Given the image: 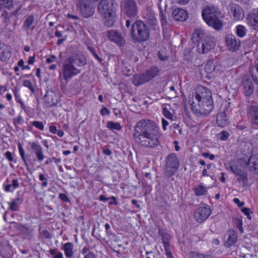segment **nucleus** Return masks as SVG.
<instances>
[{"label":"nucleus","mask_w":258,"mask_h":258,"mask_svg":"<svg viewBox=\"0 0 258 258\" xmlns=\"http://www.w3.org/2000/svg\"><path fill=\"white\" fill-rule=\"evenodd\" d=\"M73 244L71 242H67L63 245V250L66 256L68 258H71L73 256L74 252L73 251Z\"/></svg>","instance_id":"nucleus-33"},{"label":"nucleus","mask_w":258,"mask_h":258,"mask_svg":"<svg viewBox=\"0 0 258 258\" xmlns=\"http://www.w3.org/2000/svg\"><path fill=\"white\" fill-rule=\"evenodd\" d=\"M205 70L208 73H211L215 69V67L212 62H208L205 66Z\"/></svg>","instance_id":"nucleus-46"},{"label":"nucleus","mask_w":258,"mask_h":258,"mask_svg":"<svg viewBox=\"0 0 258 258\" xmlns=\"http://www.w3.org/2000/svg\"><path fill=\"white\" fill-rule=\"evenodd\" d=\"M31 148L39 161L41 162L43 160L44 156L43 154L42 148L40 145L38 143L33 142L31 143Z\"/></svg>","instance_id":"nucleus-22"},{"label":"nucleus","mask_w":258,"mask_h":258,"mask_svg":"<svg viewBox=\"0 0 258 258\" xmlns=\"http://www.w3.org/2000/svg\"><path fill=\"white\" fill-rule=\"evenodd\" d=\"M13 6V0H0V12L3 7L11 8Z\"/></svg>","instance_id":"nucleus-35"},{"label":"nucleus","mask_w":258,"mask_h":258,"mask_svg":"<svg viewBox=\"0 0 258 258\" xmlns=\"http://www.w3.org/2000/svg\"><path fill=\"white\" fill-rule=\"evenodd\" d=\"M87 48L88 49V50L90 51V52L92 54V55L94 56V57L100 62V63H102V61H103V59L100 57L99 56V55L96 53L95 51V48L90 45H87Z\"/></svg>","instance_id":"nucleus-42"},{"label":"nucleus","mask_w":258,"mask_h":258,"mask_svg":"<svg viewBox=\"0 0 258 258\" xmlns=\"http://www.w3.org/2000/svg\"><path fill=\"white\" fill-rule=\"evenodd\" d=\"M179 161L176 155L172 153L168 155L165 165V174L168 177H171L178 170Z\"/></svg>","instance_id":"nucleus-7"},{"label":"nucleus","mask_w":258,"mask_h":258,"mask_svg":"<svg viewBox=\"0 0 258 258\" xmlns=\"http://www.w3.org/2000/svg\"><path fill=\"white\" fill-rule=\"evenodd\" d=\"M211 210L208 207H201L198 208L194 213V217L197 221L202 223L205 221L211 215Z\"/></svg>","instance_id":"nucleus-14"},{"label":"nucleus","mask_w":258,"mask_h":258,"mask_svg":"<svg viewBox=\"0 0 258 258\" xmlns=\"http://www.w3.org/2000/svg\"><path fill=\"white\" fill-rule=\"evenodd\" d=\"M11 50L10 46L4 44L0 45V59L4 61L8 60L11 56Z\"/></svg>","instance_id":"nucleus-23"},{"label":"nucleus","mask_w":258,"mask_h":258,"mask_svg":"<svg viewBox=\"0 0 258 258\" xmlns=\"http://www.w3.org/2000/svg\"><path fill=\"white\" fill-rule=\"evenodd\" d=\"M159 128L156 123L149 119L138 121L134 127L133 137L142 147L153 149L160 144Z\"/></svg>","instance_id":"nucleus-1"},{"label":"nucleus","mask_w":258,"mask_h":258,"mask_svg":"<svg viewBox=\"0 0 258 258\" xmlns=\"http://www.w3.org/2000/svg\"><path fill=\"white\" fill-rule=\"evenodd\" d=\"M234 222L235 225H236V227L239 229V230L242 233L243 231V228H242V220L238 218H235L234 220Z\"/></svg>","instance_id":"nucleus-48"},{"label":"nucleus","mask_w":258,"mask_h":258,"mask_svg":"<svg viewBox=\"0 0 258 258\" xmlns=\"http://www.w3.org/2000/svg\"><path fill=\"white\" fill-rule=\"evenodd\" d=\"M218 138L220 140H221L222 141H226V140H227V139L229 137L230 134H229V133L228 132L225 131H223L221 133H220L218 135Z\"/></svg>","instance_id":"nucleus-45"},{"label":"nucleus","mask_w":258,"mask_h":258,"mask_svg":"<svg viewBox=\"0 0 258 258\" xmlns=\"http://www.w3.org/2000/svg\"><path fill=\"white\" fill-rule=\"evenodd\" d=\"M225 43L228 50L231 51H237L240 46L241 42L234 35L228 34L225 36Z\"/></svg>","instance_id":"nucleus-13"},{"label":"nucleus","mask_w":258,"mask_h":258,"mask_svg":"<svg viewBox=\"0 0 258 258\" xmlns=\"http://www.w3.org/2000/svg\"><path fill=\"white\" fill-rule=\"evenodd\" d=\"M242 87L245 96H250L253 94L254 87L252 81L250 79L244 80L242 83Z\"/></svg>","instance_id":"nucleus-21"},{"label":"nucleus","mask_w":258,"mask_h":258,"mask_svg":"<svg viewBox=\"0 0 258 258\" xmlns=\"http://www.w3.org/2000/svg\"><path fill=\"white\" fill-rule=\"evenodd\" d=\"M131 35L134 43L146 41L149 37L150 30L144 23L137 21L132 25Z\"/></svg>","instance_id":"nucleus-4"},{"label":"nucleus","mask_w":258,"mask_h":258,"mask_svg":"<svg viewBox=\"0 0 258 258\" xmlns=\"http://www.w3.org/2000/svg\"><path fill=\"white\" fill-rule=\"evenodd\" d=\"M21 232L25 235L26 238H29L31 236V235L32 233V230L25 226Z\"/></svg>","instance_id":"nucleus-51"},{"label":"nucleus","mask_w":258,"mask_h":258,"mask_svg":"<svg viewBox=\"0 0 258 258\" xmlns=\"http://www.w3.org/2000/svg\"><path fill=\"white\" fill-rule=\"evenodd\" d=\"M246 19L248 25L252 29L258 31V15L254 13L249 14Z\"/></svg>","instance_id":"nucleus-25"},{"label":"nucleus","mask_w":258,"mask_h":258,"mask_svg":"<svg viewBox=\"0 0 258 258\" xmlns=\"http://www.w3.org/2000/svg\"><path fill=\"white\" fill-rule=\"evenodd\" d=\"M23 85L28 88L32 93L35 92V89L33 87L32 83L29 80H25L23 82Z\"/></svg>","instance_id":"nucleus-50"},{"label":"nucleus","mask_w":258,"mask_h":258,"mask_svg":"<svg viewBox=\"0 0 258 258\" xmlns=\"http://www.w3.org/2000/svg\"><path fill=\"white\" fill-rule=\"evenodd\" d=\"M230 169L231 171L236 175H238L244 172L241 169V166L239 167L238 165H232L230 166Z\"/></svg>","instance_id":"nucleus-40"},{"label":"nucleus","mask_w":258,"mask_h":258,"mask_svg":"<svg viewBox=\"0 0 258 258\" xmlns=\"http://www.w3.org/2000/svg\"><path fill=\"white\" fill-rule=\"evenodd\" d=\"M5 156L9 161H13L14 160L12 154L10 151H7L6 152Z\"/></svg>","instance_id":"nucleus-57"},{"label":"nucleus","mask_w":258,"mask_h":258,"mask_svg":"<svg viewBox=\"0 0 258 258\" xmlns=\"http://www.w3.org/2000/svg\"><path fill=\"white\" fill-rule=\"evenodd\" d=\"M197 103L198 105L195 101H192L190 103L191 109L195 114H200L202 115L206 116L209 115L214 108L213 100Z\"/></svg>","instance_id":"nucleus-5"},{"label":"nucleus","mask_w":258,"mask_h":258,"mask_svg":"<svg viewBox=\"0 0 258 258\" xmlns=\"http://www.w3.org/2000/svg\"><path fill=\"white\" fill-rule=\"evenodd\" d=\"M228 237L225 240L224 245L227 248L234 245L237 241L238 235L237 233L233 229H230L227 231Z\"/></svg>","instance_id":"nucleus-17"},{"label":"nucleus","mask_w":258,"mask_h":258,"mask_svg":"<svg viewBox=\"0 0 258 258\" xmlns=\"http://www.w3.org/2000/svg\"><path fill=\"white\" fill-rule=\"evenodd\" d=\"M251 76L253 81L258 85V62L251 68Z\"/></svg>","instance_id":"nucleus-34"},{"label":"nucleus","mask_w":258,"mask_h":258,"mask_svg":"<svg viewBox=\"0 0 258 258\" xmlns=\"http://www.w3.org/2000/svg\"><path fill=\"white\" fill-rule=\"evenodd\" d=\"M18 148H19L20 154L21 155V157L23 162H24L25 166H28V163H27V160H26V159L25 157L24 150L23 148L22 145L20 143L18 145Z\"/></svg>","instance_id":"nucleus-43"},{"label":"nucleus","mask_w":258,"mask_h":258,"mask_svg":"<svg viewBox=\"0 0 258 258\" xmlns=\"http://www.w3.org/2000/svg\"><path fill=\"white\" fill-rule=\"evenodd\" d=\"M158 234L162 237V240L164 244V249L170 248L169 243V240L170 238V235L166 233H164L161 229L159 230Z\"/></svg>","instance_id":"nucleus-31"},{"label":"nucleus","mask_w":258,"mask_h":258,"mask_svg":"<svg viewBox=\"0 0 258 258\" xmlns=\"http://www.w3.org/2000/svg\"><path fill=\"white\" fill-rule=\"evenodd\" d=\"M189 258H210V255H205L196 252H190L189 254Z\"/></svg>","instance_id":"nucleus-41"},{"label":"nucleus","mask_w":258,"mask_h":258,"mask_svg":"<svg viewBox=\"0 0 258 258\" xmlns=\"http://www.w3.org/2000/svg\"><path fill=\"white\" fill-rule=\"evenodd\" d=\"M231 11L233 18L236 20H241L244 17V14L241 8L237 5H231Z\"/></svg>","instance_id":"nucleus-26"},{"label":"nucleus","mask_w":258,"mask_h":258,"mask_svg":"<svg viewBox=\"0 0 258 258\" xmlns=\"http://www.w3.org/2000/svg\"><path fill=\"white\" fill-rule=\"evenodd\" d=\"M225 109L223 112L219 113L217 115L216 121L219 126L224 127L228 124L229 121Z\"/></svg>","instance_id":"nucleus-24"},{"label":"nucleus","mask_w":258,"mask_h":258,"mask_svg":"<svg viewBox=\"0 0 258 258\" xmlns=\"http://www.w3.org/2000/svg\"><path fill=\"white\" fill-rule=\"evenodd\" d=\"M247 114L253 123L258 126V106L253 105H248L246 107Z\"/></svg>","instance_id":"nucleus-16"},{"label":"nucleus","mask_w":258,"mask_h":258,"mask_svg":"<svg viewBox=\"0 0 258 258\" xmlns=\"http://www.w3.org/2000/svg\"><path fill=\"white\" fill-rule=\"evenodd\" d=\"M205 33L203 30L199 29H196L192 33L191 40L193 43H198L204 37Z\"/></svg>","instance_id":"nucleus-30"},{"label":"nucleus","mask_w":258,"mask_h":258,"mask_svg":"<svg viewBox=\"0 0 258 258\" xmlns=\"http://www.w3.org/2000/svg\"><path fill=\"white\" fill-rule=\"evenodd\" d=\"M148 82L146 78L145 77V74H138L136 75L133 77L132 80V83L136 86H139L142 84H143Z\"/></svg>","instance_id":"nucleus-28"},{"label":"nucleus","mask_w":258,"mask_h":258,"mask_svg":"<svg viewBox=\"0 0 258 258\" xmlns=\"http://www.w3.org/2000/svg\"><path fill=\"white\" fill-rule=\"evenodd\" d=\"M195 194L197 196H203L206 194L207 190L202 185H199L194 189Z\"/></svg>","instance_id":"nucleus-38"},{"label":"nucleus","mask_w":258,"mask_h":258,"mask_svg":"<svg viewBox=\"0 0 258 258\" xmlns=\"http://www.w3.org/2000/svg\"><path fill=\"white\" fill-rule=\"evenodd\" d=\"M165 250L166 251V254L167 255V258H174L172 254V252L170 250V248L165 249Z\"/></svg>","instance_id":"nucleus-61"},{"label":"nucleus","mask_w":258,"mask_h":258,"mask_svg":"<svg viewBox=\"0 0 258 258\" xmlns=\"http://www.w3.org/2000/svg\"><path fill=\"white\" fill-rule=\"evenodd\" d=\"M114 0H101L98 4L97 10L104 20V25L112 27L116 21Z\"/></svg>","instance_id":"nucleus-2"},{"label":"nucleus","mask_w":258,"mask_h":258,"mask_svg":"<svg viewBox=\"0 0 258 258\" xmlns=\"http://www.w3.org/2000/svg\"><path fill=\"white\" fill-rule=\"evenodd\" d=\"M32 124L33 126H35L37 128L43 131L44 130V126L43 124V122L39 121H33L32 122Z\"/></svg>","instance_id":"nucleus-47"},{"label":"nucleus","mask_w":258,"mask_h":258,"mask_svg":"<svg viewBox=\"0 0 258 258\" xmlns=\"http://www.w3.org/2000/svg\"><path fill=\"white\" fill-rule=\"evenodd\" d=\"M159 72V69L157 67H152L149 70H147L144 74L149 82L157 76Z\"/></svg>","instance_id":"nucleus-29"},{"label":"nucleus","mask_w":258,"mask_h":258,"mask_svg":"<svg viewBox=\"0 0 258 258\" xmlns=\"http://www.w3.org/2000/svg\"><path fill=\"white\" fill-rule=\"evenodd\" d=\"M163 113L165 117L168 119L173 120L174 115L169 111V110L166 107L163 108Z\"/></svg>","instance_id":"nucleus-44"},{"label":"nucleus","mask_w":258,"mask_h":258,"mask_svg":"<svg viewBox=\"0 0 258 258\" xmlns=\"http://www.w3.org/2000/svg\"><path fill=\"white\" fill-rule=\"evenodd\" d=\"M233 201L235 203L238 204V206L239 207H242L244 205V202H240V200L238 198L234 199Z\"/></svg>","instance_id":"nucleus-62"},{"label":"nucleus","mask_w":258,"mask_h":258,"mask_svg":"<svg viewBox=\"0 0 258 258\" xmlns=\"http://www.w3.org/2000/svg\"><path fill=\"white\" fill-rule=\"evenodd\" d=\"M241 211L247 216V218L251 220V216H250V213H252V211L250 210L249 208H243L241 209Z\"/></svg>","instance_id":"nucleus-52"},{"label":"nucleus","mask_w":258,"mask_h":258,"mask_svg":"<svg viewBox=\"0 0 258 258\" xmlns=\"http://www.w3.org/2000/svg\"><path fill=\"white\" fill-rule=\"evenodd\" d=\"M160 18H161L160 21H161V25L164 27L167 25V21L166 20V17L163 14V12L162 10L160 11Z\"/></svg>","instance_id":"nucleus-49"},{"label":"nucleus","mask_w":258,"mask_h":258,"mask_svg":"<svg viewBox=\"0 0 258 258\" xmlns=\"http://www.w3.org/2000/svg\"><path fill=\"white\" fill-rule=\"evenodd\" d=\"M84 258H96V257L94 252H89L85 255Z\"/></svg>","instance_id":"nucleus-60"},{"label":"nucleus","mask_w":258,"mask_h":258,"mask_svg":"<svg viewBox=\"0 0 258 258\" xmlns=\"http://www.w3.org/2000/svg\"><path fill=\"white\" fill-rule=\"evenodd\" d=\"M123 13L130 17H135L138 14V7L135 0H124L121 5Z\"/></svg>","instance_id":"nucleus-10"},{"label":"nucleus","mask_w":258,"mask_h":258,"mask_svg":"<svg viewBox=\"0 0 258 258\" xmlns=\"http://www.w3.org/2000/svg\"><path fill=\"white\" fill-rule=\"evenodd\" d=\"M100 113L102 116L109 115L110 114L109 110L105 107H103L100 110Z\"/></svg>","instance_id":"nucleus-55"},{"label":"nucleus","mask_w":258,"mask_h":258,"mask_svg":"<svg viewBox=\"0 0 258 258\" xmlns=\"http://www.w3.org/2000/svg\"><path fill=\"white\" fill-rule=\"evenodd\" d=\"M108 37L111 41H113L119 45H122L125 43V40L121 36V34L116 31H108Z\"/></svg>","instance_id":"nucleus-20"},{"label":"nucleus","mask_w":258,"mask_h":258,"mask_svg":"<svg viewBox=\"0 0 258 258\" xmlns=\"http://www.w3.org/2000/svg\"><path fill=\"white\" fill-rule=\"evenodd\" d=\"M195 98L197 102L213 100L211 91L208 88L203 86L198 88L196 92Z\"/></svg>","instance_id":"nucleus-11"},{"label":"nucleus","mask_w":258,"mask_h":258,"mask_svg":"<svg viewBox=\"0 0 258 258\" xmlns=\"http://www.w3.org/2000/svg\"><path fill=\"white\" fill-rule=\"evenodd\" d=\"M13 223L15 224V228L17 230L20 231L21 232L23 230V229L26 226L25 225L22 224L21 223H15V222H13Z\"/></svg>","instance_id":"nucleus-54"},{"label":"nucleus","mask_w":258,"mask_h":258,"mask_svg":"<svg viewBox=\"0 0 258 258\" xmlns=\"http://www.w3.org/2000/svg\"><path fill=\"white\" fill-rule=\"evenodd\" d=\"M246 31L245 27L242 25H239L236 27V34L240 37H243L245 35Z\"/></svg>","instance_id":"nucleus-39"},{"label":"nucleus","mask_w":258,"mask_h":258,"mask_svg":"<svg viewBox=\"0 0 258 258\" xmlns=\"http://www.w3.org/2000/svg\"><path fill=\"white\" fill-rule=\"evenodd\" d=\"M144 18L146 20L148 23L154 27V29H156V26H158L157 20L154 12L150 7H146L144 14Z\"/></svg>","instance_id":"nucleus-15"},{"label":"nucleus","mask_w":258,"mask_h":258,"mask_svg":"<svg viewBox=\"0 0 258 258\" xmlns=\"http://www.w3.org/2000/svg\"><path fill=\"white\" fill-rule=\"evenodd\" d=\"M247 165L250 171L258 174V159L255 157H251L249 158Z\"/></svg>","instance_id":"nucleus-27"},{"label":"nucleus","mask_w":258,"mask_h":258,"mask_svg":"<svg viewBox=\"0 0 258 258\" xmlns=\"http://www.w3.org/2000/svg\"><path fill=\"white\" fill-rule=\"evenodd\" d=\"M59 94L55 89L48 90L43 97L44 105L46 108L55 106L59 101Z\"/></svg>","instance_id":"nucleus-9"},{"label":"nucleus","mask_w":258,"mask_h":258,"mask_svg":"<svg viewBox=\"0 0 258 258\" xmlns=\"http://www.w3.org/2000/svg\"><path fill=\"white\" fill-rule=\"evenodd\" d=\"M237 181L239 183H241L243 185H246L248 182V179L247 177V173L244 172L238 175Z\"/></svg>","instance_id":"nucleus-36"},{"label":"nucleus","mask_w":258,"mask_h":258,"mask_svg":"<svg viewBox=\"0 0 258 258\" xmlns=\"http://www.w3.org/2000/svg\"><path fill=\"white\" fill-rule=\"evenodd\" d=\"M94 2L92 0H78L77 4V9L84 17H90L94 13Z\"/></svg>","instance_id":"nucleus-6"},{"label":"nucleus","mask_w":258,"mask_h":258,"mask_svg":"<svg viewBox=\"0 0 258 258\" xmlns=\"http://www.w3.org/2000/svg\"><path fill=\"white\" fill-rule=\"evenodd\" d=\"M56 56L54 55H51L50 57L46 58V63H51L55 61L56 60Z\"/></svg>","instance_id":"nucleus-56"},{"label":"nucleus","mask_w":258,"mask_h":258,"mask_svg":"<svg viewBox=\"0 0 258 258\" xmlns=\"http://www.w3.org/2000/svg\"><path fill=\"white\" fill-rule=\"evenodd\" d=\"M59 198L63 201L68 202L69 201L68 196L64 194H60L59 195Z\"/></svg>","instance_id":"nucleus-58"},{"label":"nucleus","mask_w":258,"mask_h":258,"mask_svg":"<svg viewBox=\"0 0 258 258\" xmlns=\"http://www.w3.org/2000/svg\"><path fill=\"white\" fill-rule=\"evenodd\" d=\"M34 21V17L32 15L27 16L24 22L23 28L25 30L28 31L30 30L32 24Z\"/></svg>","instance_id":"nucleus-32"},{"label":"nucleus","mask_w":258,"mask_h":258,"mask_svg":"<svg viewBox=\"0 0 258 258\" xmlns=\"http://www.w3.org/2000/svg\"><path fill=\"white\" fill-rule=\"evenodd\" d=\"M68 60L73 66L76 65L78 67L84 66L87 62V59L84 55L78 54L69 57Z\"/></svg>","instance_id":"nucleus-18"},{"label":"nucleus","mask_w":258,"mask_h":258,"mask_svg":"<svg viewBox=\"0 0 258 258\" xmlns=\"http://www.w3.org/2000/svg\"><path fill=\"white\" fill-rule=\"evenodd\" d=\"M42 234L45 237V238H46V239H50L51 238L50 234L47 230H43Z\"/></svg>","instance_id":"nucleus-59"},{"label":"nucleus","mask_w":258,"mask_h":258,"mask_svg":"<svg viewBox=\"0 0 258 258\" xmlns=\"http://www.w3.org/2000/svg\"><path fill=\"white\" fill-rule=\"evenodd\" d=\"M14 188H16L19 187V184L18 183V179H14L12 181V185Z\"/></svg>","instance_id":"nucleus-64"},{"label":"nucleus","mask_w":258,"mask_h":258,"mask_svg":"<svg viewBox=\"0 0 258 258\" xmlns=\"http://www.w3.org/2000/svg\"><path fill=\"white\" fill-rule=\"evenodd\" d=\"M202 17L204 20L209 26L216 30L223 27V23L220 20V12L214 7H207L202 11Z\"/></svg>","instance_id":"nucleus-3"},{"label":"nucleus","mask_w":258,"mask_h":258,"mask_svg":"<svg viewBox=\"0 0 258 258\" xmlns=\"http://www.w3.org/2000/svg\"><path fill=\"white\" fill-rule=\"evenodd\" d=\"M81 73V70L75 67L68 60L64 62L62 66V72L60 73L59 78L61 79L62 77L67 82L73 76H76Z\"/></svg>","instance_id":"nucleus-8"},{"label":"nucleus","mask_w":258,"mask_h":258,"mask_svg":"<svg viewBox=\"0 0 258 258\" xmlns=\"http://www.w3.org/2000/svg\"><path fill=\"white\" fill-rule=\"evenodd\" d=\"M173 18L177 21H184L188 18L187 12L181 8H176L172 13Z\"/></svg>","instance_id":"nucleus-19"},{"label":"nucleus","mask_w":258,"mask_h":258,"mask_svg":"<svg viewBox=\"0 0 258 258\" xmlns=\"http://www.w3.org/2000/svg\"><path fill=\"white\" fill-rule=\"evenodd\" d=\"M215 44L213 37L207 36L204 38L201 44H198L197 50L200 53H205L213 49Z\"/></svg>","instance_id":"nucleus-12"},{"label":"nucleus","mask_w":258,"mask_h":258,"mask_svg":"<svg viewBox=\"0 0 258 258\" xmlns=\"http://www.w3.org/2000/svg\"><path fill=\"white\" fill-rule=\"evenodd\" d=\"M106 126L107 127L112 130H120L121 128V126L120 123L118 122H114L111 121H109L107 122Z\"/></svg>","instance_id":"nucleus-37"},{"label":"nucleus","mask_w":258,"mask_h":258,"mask_svg":"<svg viewBox=\"0 0 258 258\" xmlns=\"http://www.w3.org/2000/svg\"><path fill=\"white\" fill-rule=\"evenodd\" d=\"M9 205H10V209L13 211H17L18 210V206L16 202L14 201L12 203H9Z\"/></svg>","instance_id":"nucleus-53"},{"label":"nucleus","mask_w":258,"mask_h":258,"mask_svg":"<svg viewBox=\"0 0 258 258\" xmlns=\"http://www.w3.org/2000/svg\"><path fill=\"white\" fill-rule=\"evenodd\" d=\"M49 132L53 134H56L57 133L56 127L54 125H51L49 126Z\"/></svg>","instance_id":"nucleus-63"}]
</instances>
